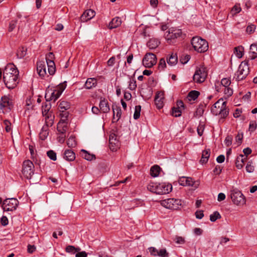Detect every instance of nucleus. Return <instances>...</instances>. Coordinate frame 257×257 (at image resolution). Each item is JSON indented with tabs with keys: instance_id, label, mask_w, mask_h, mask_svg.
Returning a JSON list of instances; mask_svg holds the SVG:
<instances>
[{
	"instance_id": "1",
	"label": "nucleus",
	"mask_w": 257,
	"mask_h": 257,
	"mask_svg": "<svg viewBox=\"0 0 257 257\" xmlns=\"http://www.w3.org/2000/svg\"><path fill=\"white\" fill-rule=\"evenodd\" d=\"M185 35L183 34L181 29L171 28L165 33L164 37L169 44H174L177 43V40L184 38Z\"/></svg>"
},
{
	"instance_id": "2",
	"label": "nucleus",
	"mask_w": 257,
	"mask_h": 257,
	"mask_svg": "<svg viewBox=\"0 0 257 257\" xmlns=\"http://www.w3.org/2000/svg\"><path fill=\"white\" fill-rule=\"evenodd\" d=\"M226 102L223 98L219 99L211 108L212 113L215 115H220L221 118L226 117L229 113L228 109L226 107Z\"/></svg>"
},
{
	"instance_id": "3",
	"label": "nucleus",
	"mask_w": 257,
	"mask_h": 257,
	"mask_svg": "<svg viewBox=\"0 0 257 257\" xmlns=\"http://www.w3.org/2000/svg\"><path fill=\"white\" fill-rule=\"evenodd\" d=\"M191 44L194 50L199 53L205 52L208 49L207 42L199 37H194L191 40Z\"/></svg>"
},
{
	"instance_id": "4",
	"label": "nucleus",
	"mask_w": 257,
	"mask_h": 257,
	"mask_svg": "<svg viewBox=\"0 0 257 257\" xmlns=\"http://www.w3.org/2000/svg\"><path fill=\"white\" fill-rule=\"evenodd\" d=\"M248 61H242L239 65L237 71L235 72L234 78L236 81H240L245 78L249 73Z\"/></svg>"
},
{
	"instance_id": "5",
	"label": "nucleus",
	"mask_w": 257,
	"mask_h": 257,
	"mask_svg": "<svg viewBox=\"0 0 257 257\" xmlns=\"http://www.w3.org/2000/svg\"><path fill=\"white\" fill-rule=\"evenodd\" d=\"M35 166L29 160L23 162L22 172L23 176L28 179H30L34 174Z\"/></svg>"
},
{
	"instance_id": "6",
	"label": "nucleus",
	"mask_w": 257,
	"mask_h": 257,
	"mask_svg": "<svg viewBox=\"0 0 257 257\" xmlns=\"http://www.w3.org/2000/svg\"><path fill=\"white\" fill-rule=\"evenodd\" d=\"M15 101L10 97L4 95L0 99V109L3 111L10 112L14 107Z\"/></svg>"
},
{
	"instance_id": "7",
	"label": "nucleus",
	"mask_w": 257,
	"mask_h": 257,
	"mask_svg": "<svg viewBox=\"0 0 257 257\" xmlns=\"http://www.w3.org/2000/svg\"><path fill=\"white\" fill-rule=\"evenodd\" d=\"M232 202L237 205H243L245 204V198L243 194L237 189H233L230 194Z\"/></svg>"
},
{
	"instance_id": "8",
	"label": "nucleus",
	"mask_w": 257,
	"mask_h": 257,
	"mask_svg": "<svg viewBox=\"0 0 257 257\" xmlns=\"http://www.w3.org/2000/svg\"><path fill=\"white\" fill-rule=\"evenodd\" d=\"M161 204L166 208L176 210L181 205V201L178 199L168 198L161 201Z\"/></svg>"
},
{
	"instance_id": "9",
	"label": "nucleus",
	"mask_w": 257,
	"mask_h": 257,
	"mask_svg": "<svg viewBox=\"0 0 257 257\" xmlns=\"http://www.w3.org/2000/svg\"><path fill=\"white\" fill-rule=\"evenodd\" d=\"M54 118V116L53 115L46 116L45 125L43 126L39 134L40 138L42 140H45L49 134L48 127L52 126Z\"/></svg>"
},
{
	"instance_id": "10",
	"label": "nucleus",
	"mask_w": 257,
	"mask_h": 257,
	"mask_svg": "<svg viewBox=\"0 0 257 257\" xmlns=\"http://www.w3.org/2000/svg\"><path fill=\"white\" fill-rule=\"evenodd\" d=\"M207 76V71L206 67L203 66L197 68L193 75V80L195 82L202 83L204 82Z\"/></svg>"
},
{
	"instance_id": "11",
	"label": "nucleus",
	"mask_w": 257,
	"mask_h": 257,
	"mask_svg": "<svg viewBox=\"0 0 257 257\" xmlns=\"http://www.w3.org/2000/svg\"><path fill=\"white\" fill-rule=\"evenodd\" d=\"M143 65L146 68H151L157 63L156 56L152 53H147L143 59Z\"/></svg>"
},
{
	"instance_id": "12",
	"label": "nucleus",
	"mask_w": 257,
	"mask_h": 257,
	"mask_svg": "<svg viewBox=\"0 0 257 257\" xmlns=\"http://www.w3.org/2000/svg\"><path fill=\"white\" fill-rule=\"evenodd\" d=\"M2 207L5 211L15 210L16 209V198H7L3 203Z\"/></svg>"
},
{
	"instance_id": "13",
	"label": "nucleus",
	"mask_w": 257,
	"mask_h": 257,
	"mask_svg": "<svg viewBox=\"0 0 257 257\" xmlns=\"http://www.w3.org/2000/svg\"><path fill=\"white\" fill-rule=\"evenodd\" d=\"M4 81L7 87L9 89H14L16 87V75L3 76Z\"/></svg>"
},
{
	"instance_id": "14",
	"label": "nucleus",
	"mask_w": 257,
	"mask_h": 257,
	"mask_svg": "<svg viewBox=\"0 0 257 257\" xmlns=\"http://www.w3.org/2000/svg\"><path fill=\"white\" fill-rule=\"evenodd\" d=\"M61 95V92L57 91L56 89L52 91L47 90L45 93V97L47 101L54 100L55 101Z\"/></svg>"
},
{
	"instance_id": "15",
	"label": "nucleus",
	"mask_w": 257,
	"mask_h": 257,
	"mask_svg": "<svg viewBox=\"0 0 257 257\" xmlns=\"http://www.w3.org/2000/svg\"><path fill=\"white\" fill-rule=\"evenodd\" d=\"M172 190V186L170 184L165 183H159L158 194H166L170 192Z\"/></svg>"
},
{
	"instance_id": "16",
	"label": "nucleus",
	"mask_w": 257,
	"mask_h": 257,
	"mask_svg": "<svg viewBox=\"0 0 257 257\" xmlns=\"http://www.w3.org/2000/svg\"><path fill=\"white\" fill-rule=\"evenodd\" d=\"M16 66L13 63H10L7 65L4 71L3 76L5 75L11 76L16 75Z\"/></svg>"
},
{
	"instance_id": "17",
	"label": "nucleus",
	"mask_w": 257,
	"mask_h": 257,
	"mask_svg": "<svg viewBox=\"0 0 257 257\" xmlns=\"http://www.w3.org/2000/svg\"><path fill=\"white\" fill-rule=\"evenodd\" d=\"M37 70L40 76L44 77L46 74V66L44 61H40L37 63Z\"/></svg>"
},
{
	"instance_id": "18",
	"label": "nucleus",
	"mask_w": 257,
	"mask_h": 257,
	"mask_svg": "<svg viewBox=\"0 0 257 257\" xmlns=\"http://www.w3.org/2000/svg\"><path fill=\"white\" fill-rule=\"evenodd\" d=\"M109 141L110 149L113 152L116 151L119 146V142L114 134L110 136Z\"/></svg>"
},
{
	"instance_id": "19",
	"label": "nucleus",
	"mask_w": 257,
	"mask_h": 257,
	"mask_svg": "<svg viewBox=\"0 0 257 257\" xmlns=\"http://www.w3.org/2000/svg\"><path fill=\"white\" fill-rule=\"evenodd\" d=\"M95 14V12L91 9L85 11L80 17L81 22H87L93 18Z\"/></svg>"
},
{
	"instance_id": "20",
	"label": "nucleus",
	"mask_w": 257,
	"mask_h": 257,
	"mask_svg": "<svg viewBox=\"0 0 257 257\" xmlns=\"http://www.w3.org/2000/svg\"><path fill=\"white\" fill-rule=\"evenodd\" d=\"M112 109L113 113L112 122H117L121 117V109L120 106L116 105H112Z\"/></svg>"
},
{
	"instance_id": "21",
	"label": "nucleus",
	"mask_w": 257,
	"mask_h": 257,
	"mask_svg": "<svg viewBox=\"0 0 257 257\" xmlns=\"http://www.w3.org/2000/svg\"><path fill=\"white\" fill-rule=\"evenodd\" d=\"M164 93L159 92L157 93L155 98V103L158 109H161L163 106Z\"/></svg>"
},
{
	"instance_id": "22",
	"label": "nucleus",
	"mask_w": 257,
	"mask_h": 257,
	"mask_svg": "<svg viewBox=\"0 0 257 257\" xmlns=\"http://www.w3.org/2000/svg\"><path fill=\"white\" fill-rule=\"evenodd\" d=\"M179 183L182 186H193L195 182L193 181L192 178L182 177L179 180Z\"/></svg>"
},
{
	"instance_id": "23",
	"label": "nucleus",
	"mask_w": 257,
	"mask_h": 257,
	"mask_svg": "<svg viewBox=\"0 0 257 257\" xmlns=\"http://www.w3.org/2000/svg\"><path fill=\"white\" fill-rule=\"evenodd\" d=\"M166 61L168 64L170 66H174L178 62V57L176 54L172 53L168 55L166 57Z\"/></svg>"
},
{
	"instance_id": "24",
	"label": "nucleus",
	"mask_w": 257,
	"mask_h": 257,
	"mask_svg": "<svg viewBox=\"0 0 257 257\" xmlns=\"http://www.w3.org/2000/svg\"><path fill=\"white\" fill-rule=\"evenodd\" d=\"M100 110L103 113H107L109 111L110 108L108 102L104 98L101 99L99 103Z\"/></svg>"
},
{
	"instance_id": "25",
	"label": "nucleus",
	"mask_w": 257,
	"mask_h": 257,
	"mask_svg": "<svg viewBox=\"0 0 257 257\" xmlns=\"http://www.w3.org/2000/svg\"><path fill=\"white\" fill-rule=\"evenodd\" d=\"M121 24V20L119 17H115L109 23L108 28L110 29L116 28L119 26Z\"/></svg>"
},
{
	"instance_id": "26",
	"label": "nucleus",
	"mask_w": 257,
	"mask_h": 257,
	"mask_svg": "<svg viewBox=\"0 0 257 257\" xmlns=\"http://www.w3.org/2000/svg\"><path fill=\"white\" fill-rule=\"evenodd\" d=\"M97 85V80L94 78H89L87 79L84 87L87 89L95 87Z\"/></svg>"
},
{
	"instance_id": "27",
	"label": "nucleus",
	"mask_w": 257,
	"mask_h": 257,
	"mask_svg": "<svg viewBox=\"0 0 257 257\" xmlns=\"http://www.w3.org/2000/svg\"><path fill=\"white\" fill-rule=\"evenodd\" d=\"M64 158L68 161H72L75 159V154L71 150H67L64 153Z\"/></svg>"
},
{
	"instance_id": "28",
	"label": "nucleus",
	"mask_w": 257,
	"mask_h": 257,
	"mask_svg": "<svg viewBox=\"0 0 257 257\" xmlns=\"http://www.w3.org/2000/svg\"><path fill=\"white\" fill-rule=\"evenodd\" d=\"M147 189L150 192L158 194L159 183L151 182L148 185Z\"/></svg>"
},
{
	"instance_id": "29",
	"label": "nucleus",
	"mask_w": 257,
	"mask_h": 257,
	"mask_svg": "<svg viewBox=\"0 0 257 257\" xmlns=\"http://www.w3.org/2000/svg\"><path fill=\"white\" fill-rule=\"evenodd\" d=\"M210 149H205L203 151L202 153V157L200 160V163L204 164L206 163L208 160V159L210 157Z\"/></svg>"
},
{
	"instance_id": "30",
	"label": "nucleus",
	"mask_w": 257,
	"mask_h": 257,
	"mask_svg": "<svg viewBox=\"0 0 257 257\" xmlns=\"http://www.w3.org/2000/svg\"><path fill=\"white\" fill-rule=\"evenodd\" d=\"M257 57V44H252L250 46L249 57L254 59Z\"/></svg>"
},
{
	"instance_id": "31",
	"label": "nucleus",
	"mask_w": 257,
	"mask_h": 257,
	"mask_svg": "<svg viewBox=\"0 0 257 257\" xmlns=\"http://www.w3.org/2000/svg\"><path fill=\"white\" fill-rule=\"evenodd\" d=\"M67 127V125L64 121H60L57 124V129L58 132L59 133V134L63 135H65V133L66 132Z\"/></svg>"
},
{
	"instance_id": "32",
	"label": "nucleus",
	"mask_w": 257,
	"mask_h": 257,
	"mask_svg": "<svg viewBox=\"0 0 257 257\" xmlns=\"http://www.w3.org/2000/svg\"><path fill=\"white\" fill-rule=\"evenodd\" d=\"M160 42L155 39H150L147 43V46L150 49H154L159 45Z\"/></svg>"
},
{
	"instance_id": "33",
	"label": "nucleus",
	"mask_w": 257,
	"mask_h": 257,
	"mask_svg": "<svg viewBox=\"0 0 257 257\" xmlns=\"http://www.w3.org/2000/svg\"><path fill=\"white\" fill-rule=\"evenodd\" d=\"M161 168L158 165H154L151 167L150 174L153 177H158L160 174Z\"/></svg>"
},
{
	"instance_id": "34",
	"label": "nucleus",
	"mask_w": 257,
	"mask_h": 257,
	"mask_svg": "<svg viewBox=\"0 0 257 257\" xmlns=\"http://www.w3.org/2000/svg\"><path fill=\"white\" fill-rule=\"evenodd\" d=\"M48 67V71L50 75H53L55 74L56 71V67L54 61H49L47 63Z\"/></svg>"
},
{
	"instance_id": "35",
	"label": "nucleus",
	"mask_w": 257,
	"mask_h": 257,
	"mask_svg": "<svg viewBox=\"0 0 257 257\" xmlns=\"http://www.w3.org/2000/svg\"><path fill=\"white\" fill-rule=\"evenodd\" d=\"M200 94V92L196 90H192L189 92L187 98L189 101L195 100L197 98Z\"/></svg>"
},
{
	"instance_id": "36",
	"label": "nucleus",
	"mask_w": 257,
	"mask_h": 257,
	"mask_svg": "<svg viewBox=\"0 0 257 257\" xmlns=\"http://www.w3.org/2000/svg\"><path fill=\"white\" fill-rule=\"evenodd\" d=\"M244 48L242 46H239L234 48V53L238 58H241L243 55Z\"/></svg>"
},
{
	"instance_id": "37",
	"label": "nucleus",
	"mask_w": 257,
	"mask_h": 257,
	"mask_svg": "<svg viewBox=\"0 0 257 257\" xmlns=\"http://www.w3.org/2000/svg\"><path fill=\"white\" fill-rule=\"evenodd\" d=\"M70 107V103L65 101H62L59 103V108L60 109V111H64L65 110H66L68 109H69Z\"/></svg>"
},
{
	"instance_id": "38",
	"label": "nucleus",
	"mask_w": 257,
	"mask_h": 257,
	"mask_svg": "<svg viewBox=\"0 0 257 257\" xmlns=\"http://www.w3.org/2000/svg\"><path fill=\"white\" fill-rule=\"evenodd\" d=\"M51 107L50 103L46 104L45 105L42 106V112L43 115L46 117L47 116H50L52 115L51 112H49V109Z\"/></svg>"
},
{
	"instance_id": "39",
	"label": "nucleus",
	"mask_w": 257,
	"mask_h": 257,
	"mask_svg": "<svg viewBox=\"0 0 257 257\" xmlns=\"http://www.w3.org/2000/svg\"><path fill=\"white\" fill-rule=\"evenodd\" d=\"M241 11V8L240 7V5L238 4H236L231 9L230 11V14L232 16H235L237 14L240 12Z\"/></svg>"
},
{
	"instance_id": "40",
	"label": "nucleus",
	"mask_w": 257,
	"mask_h": 257,
	"mask_svg": "<svg viewBox=\"0 0 257 257\" xmlns=\"http://www.w3.org/2000/svg\"><path fill=\"white\" fill-rule=\"evenodd\" d=\"M67 145L69 148H73L76 146V142L74 136H71L67 141Z\"/></svg>"
},
{
	"instance_id": "41",
	"label": "nucleus",
	"mask_w": 257,
	"mask_h": 257,
	"mask_svg": "<svg viewBox=\"0 0 257 257\" xmlns=\"http://www.w3.org/2000/svg\"><path fill=\"white\" fill-rule=\"evenodd\" d=\"M82 156L85 159L88 161H91L94 158V155L88 153L86 151L82 150Z\"/></svg>"
},
{
	"instance_id": "42",
	"label": "nucleus",
	"mask_w": 257,
	"mask_h": 257,
	"mask_svg": "<svg viewBox=\"0 0 257 257\" xmlns=\"http://www.w3.org/2000/svg\"><path fill=\"white\" fill-rule=\"evenodd\" d=\"M242 157H244V155H240L236 159L235 164L236 168L238 169H241L243 167Z\"/></svg>"
},
{
	"instance_id": "43",
	"label": "nucleus",
	"mask_w": 257,
	"mask_h": 257,
	"mask_svg": "<svg viewBox=\"0 0 257 257\" xmlns=\"http://www.w3.org/2000/svg\"><path fill=\"white\" fill-rule=\"evenodd\" d=\"M27 53V49L24 47L20 48L17 51V58H22L24 57Z\"/></svg>"
},
{
	"instance_id": "44",
	"label": "nucleus",
	"mask_w": 257,
	"mask_h": 257,
	"mask_svg": "<svg viewBox=\"0 0 257 257\" xmlns=\"http://www.w3.org/2000/svg\"><path fill=\"white\" fill-rule=\"evenodd\" d=\"M141 110V105L136 106L135 112L134 114V118L135 119H137L140 117Z\"/></svg>"
},
{
	"instance_id": "45",
	"label": "nucleus",
	"mask_w": 257,
	"mask_h": 257,
	"mask_svg": "<svg viewBox=\"0 0 257 257\" xmlns=\"http://www.w3.org/2000/svg\"><path fill=\"white\" fill-rule=\"evenodd\" d=\"M221 215L217 211H215L213 214L210 215V220L212 222L215 221L217 219L220 218Z\"/></svg>"
},
{
	"instance_id": "46",
	"label": "nucleus",
	"mask_w": 257,
	"mask_h": 257,
	"mask_svg": "<svg viewBox=\"0 0 257 257\" xmlns=\"http://www.w3.org/2000/svg\"><path fill=\"white\" fill-rule=\"evenodd\" d=\"M137 87L136 81L134 78H130L128 88L131 90H134Z\"/></svg>"
},
{
	"instance_id": "47",
	"label": "nucleus",
	"mask_w": 257,
	"mask_h": 257,
	"mask_svg": "<svg viewBox=\"0 0 257 257\" xmlns=\"http://www.w3.org/2000/svg\"><path fill=\"white\" fill-rule=\"evenodd\" d=\"M157 255L160 257H169V253L165 248H162L158 250Z\"/></svg>"
},
{
	"instance_id": "48",
	"label": "nucleus",
	"mask_w": 257,
	"mask_h": 257,
	"mask_svg": "<svg viewBox=\"0 0 257 257\" xmlns=\"http://www.w3.org/2000/svg\"><path fill=\"white\" fill-rule=\"evenodd\" d=\"M172 115L175 117H179L181 115V110L179 109V108L174 107L172 108Z\"/></svg>"
},
{
	"instance_id": "49",
	"label": "nucleus",
	"mask_w": 257,
	"mask_h": 257,
	"mask_svg": "<svg viewBox=\"0 0 257 257\" xmlns=\"http://www.w3.org/2000/svg\"><path fill=\"white\" fill-rule=\"evenodd\" d=\"M48 157L53 161H56L57 160L56 153L50 150L47 153Z\"/></svg>"
},
{
	"instance_id": "50",
	"label": "nucleus",
	"mask_w": 257,
	"mask_h": 257,
	"mask_svg": "<svg viewBox=\"0 0 257 257\" xmlns=\"http://www.w3.org/2000/svg\"><path fill=\"white\" fill-rule=\"evenodd\" d=\"M251 161H249L246 166L245 169L247 172L252 173L254 171V166L252 165Z\"/></svg>"
},
{
	"instance_id": "51",
	"label": "nucleus",
	"mask_w": 257,
	"mask_h": 257,
	"mask_svg": "<svg viewBox=\"0 0 257 257\" xmlns=\"http://www.w3.org/2000/svg\"><path fill=\"white\" fill-rule=\"evenodd\" d=\"M203 109L201 106H199L194 112L193 116L195 117L201 116L203 114Z\"/></svg>"
},
{
	"instance_id": "52",
	"label": "nucleus",
	"mask_w": 257,
	"mask_h": 257,
	"mask_svg": "<svg viewBox=\"0 0 257 257\" xmlns=\"http://www.w3.org/2000/svg\"><path fill=\"white\" fill-rule=\"evenodd\" d=\"M166 67V63L165 59L164 58H161L159 62L158 68L159 69L163 70Z\"/></svg>"
},
{
	"instance_id": "53",
	"label": "nucleus",
	"mask_w": 257,
	"mask_h": 257,
	"mask_svg": "<svg viewBox=\"0 0 257 257\" xmlns=\"http://www.w3.org/2000/svg\"><path fill=\"white\" fill-rule=\"evenodd\" d=\"M190 59V56L189 55H186L185 56H182L180 59V62L185 64H186Z\"/></svg>"
},
{
	"instance_id": "54",
	"label": "nucleus",
	"mask_w": 257,
	"mask_h": 257,
	"mask_svg": "<svg viewBox=\"0 0 257 257\" xmlns=\"http://www.w3.org/2000/svg\"><path fill=\"white\" fill-rule=\"evenodd\" d=\"M242 138L243 134L242 133H238V134L235 137V141L237 144V145H239L241 144Z\"/></svg>"
},
{
	"instance_id": "55",
	"label": "nucleus",
	"mask_w": 257,
	"mask_h": 257,
	"mask_svg": "<svg viewBox=\"0 0 257 257\" xmlns=\"http://www.w3.org/2000/svg\"><path fill=\"white\" fill-rule=\"evenodd\" d=\"M224 94L227 96L229 97L233 94V90L229 87H224L223 89Z\"/></svg>"
},
{
	"instance_id": "56",
	"label": "nucleus",
	"mask_w": 257,
	"mask_h": 257,
	"mask_svg": "<svg viewBox=\"0 0 257 257\" xmlns=\"http://www.w3.org/2000/svg\"><path fill=\"white\" fill-rule=\"evenodd\" d=\"M221 85L223 87H229V85L231 83V81L229 79L227 78H223L221 81Z\"/></svg>"
},
{
	"instance_id": "57",
	"label": "nucleus",
	"mask_w": 257,
	"mask_h": 257,
	"mask_svg": "<svg viewBox=\"0 0 257 257\" xmlns=\"http://www.w3.org/2000/svg\"><path fill=\"white\" fill-rule=\"evenodd\" d=\"M174 241L177 244H183L185 243V239L182 236H176L174 238Z\"/></svg>"
},
{
	"instance_id": "58",
	"label": "nucleus",
	"mask_w": 257,
	"mask_h": 257,
	"mask_svg": "<svg viewBox=\"0 0 257 257\" xmlns=\"http://www.w3.org/2000/svg\"><path fill=\"white\" fill-rule=\"evenodd\" d=\"M256 128V123L255 121H250L249 125L248 130L250 132H252L255 131Z\"/></svg>"
},
{
	"instance_id": "59",
	"label": "nucleus",
	"mask_w": 257,
	"mask_h": 257,
	"mask_svg": "<svg viewBox=\"0 0 257 257\" xmlns=\"http://www.w3.org/2000/svg\"><path fill=\"white\" fill-rule=\"evenodd\" d=\"M255 26L254 25H248L246 28V32L249 34H251L254 32L255 29Z\"/></svg>"
},
{
	"instance_id": "60",
	"label": "nucleus",
	"mask_w": 257,
	"mask_h": 257,
	"mask_svg": "<svg viewBox=\"0 0 257 257\" xmlns=\"http://www.w3.org/2000/svg\"><path fill=\"white\" fill-rule=\"evenodd\" d=\"M54 58V55L52 52H49L46 56V63H48L49 61H53Z\"/></svg>"
},
{
	"instance_id": "61",
	"label": "nucleus",
	"mask_w": 257,
	"mask_h": 257,
	"mask_svg": "<svg viewBox=\"0 0 257 257\" xmlns=\"http://www.w3.org/2000/svg\"><path fill=\"white\" fill-rule=\"evenodd\" d=\"M232 138L230 136H227L224 140V143L227 147L231 145Z\"/></svg>"
},
{
	"instance_id": "62",
	"label": "nucleus",
	"mask_w": 257,
	"mask_h": 257,
	"mask_svg": "<svg viewBox=\"0 0 257 257\" xmlns=\"http://www.w3.org/2000/svg\"><path fill=\"white\" fill-rule=\"evenodd\" d=\"M149 251L151 255L156 256L158 250L154 247H150L149 248Z\"/></svg>"
},
{
	"instance_id": "63",
	"label": "nucleus",
	"mask_w": 257,
	"mask_h": 257,
	"mask_svg": "<svg viewBox=\"0 0 257 257\" xmlns=\"http://www.w3.org/2000/svg\"><path fill=\"white\" fill-rule=\"evenodd\" d=\"M8 219L7 217L5 216H3L1 218V224L3 226H6L8 224Z\"/></svg>"
},
{
	"instance_id": "64",
	"label": "nucleus",
	"mask_w": 257,
	"mask_h": 257,
	"mask_svg": "<svg viewBox=\"0 0 257 257\" xmlns=\"http://www.w3.org/2000/svg\"><path fill=\"white\" fill-rule=\"evenodd\" d=\"M204 125L200 124L197 127V133L199 136H201L203 134L204 130Z\"/></svg>"
}]
</instances>
